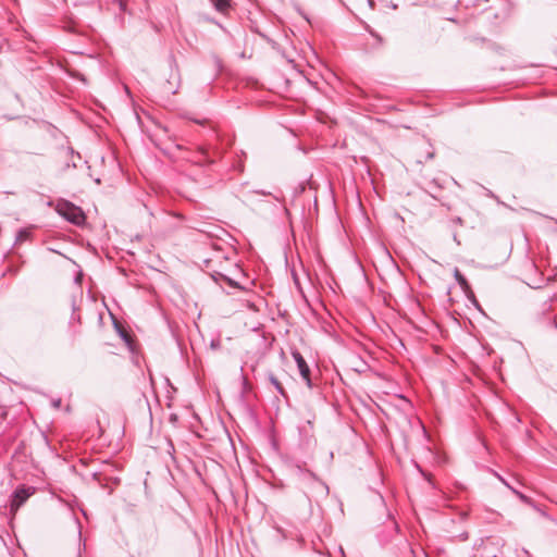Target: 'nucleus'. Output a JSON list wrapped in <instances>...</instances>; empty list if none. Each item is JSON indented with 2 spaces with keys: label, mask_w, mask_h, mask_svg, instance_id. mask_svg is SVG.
Returning a JSON list of instances; mask_svg holds the SVG:
<instances>
[{
  "label": "nucleus",
  "mask_w": 557,
  "mask_h": 557,
  "mask_svg": "<svg viewBox=\"0 0 557 557\" xmlns=\"http://www.w3.org/2000/svg\"><path fill=\"white\" fill-rule=\"evenodd\" d=\"M497 476H498V479H499V480H500V481H502V482H503V483H504L508 488H510V490L512 488V487H511V486L506 482V480H505V479H503V478H502L500 475H498V474H497Z\"/></svg>",
  "instance_id": "nucleus-20"
},
{
  "label": "nucleus",
  "mask_w": 557,
  "mask_h": 557,
  "mask_svg": "<svg viewBox=\"0 0 557 557\" xmlns=\"http://www.w3.org/2000/svg\"><path fill=\"white\" fill-rule=\"evenodd\" d=\"M433 158H434V152H433V151H432V152H429V153L426 154V159H433Z\"/></svg>",
  "instance_id": "nucleus-24"
},
{
  "label": "nucleus",
  "mask_w": 557,
  "mask_h": 557,
  "mask_svg": "<svg viewBox=\"0 0 557 557\" xmlns=\"http://www.w3.org/2000/svg\"><path fill=\"white\" fill-rule=\"evenodd\" d=\"M120 5H121V8L124 10V4H123V2H122V1L120 2Z\"/></svg>",
  "instance_id": "nucleus-30"
},
{
  "label": "nucleus",
  "mask_w": 557,
  "mask_h": 557,
  "mask_svg": "<svg viewBox=\"0 0 557 557\" xmlns=\"http://www.w3.org/2000/svg\"><path fill=\"white\" fill-rule=\"evenodd\" d=\"M393 9H397V5L395 3H392Z\"/></svg>",
  "instance_id": "nucleus-29"
},
{
  "label": "nucleus",
  "mask_w": 557,
  "mask_h": 557,
  "mask_svg": "<svg viewBox=\"0 0 557 557\" xmlns=\"http://www.w3.org/2000/svg\"><path fill=\"white\" fill-rule=\"evenodd\" d=\"M243 386H244L245 389L248 388V380L244 375H243Z\"/></svg>",
  "instance_id": "nucleus-19"
},
{
  "label": "nucleus",
  "mask_w": 557,
  "mask_h": 557,
  "mask_svg": "<svg viewBox=\"0 0 557 557\" xmlns=\"http://www.w3.org/2000/svg\"><path fill=\"white\" fill-rule=\"evenodd\" d=\"M454 277L457 281V283L460 286V288L465 292L467 297L472 300V302L474 304L475 307L480 308L479 301L476 300V298H475V296H474V294H473V292L471 289V286H470L468 280L459 271L458 268H455V270H454Z\"/></svg>",
  "instance_id": "nucleus-7"
},
{
  "label": "nucleus",
  "mask_w": 557,
  "mask_h": 557,
  "mask_svg": "<svg viewBox=\"0 0 557 557\" xmlns=\"http://www.w3.org/2000/svg\"><path fill=\"white\" fill-rule=\"evenodd\" d=\"M367 2H368L369 7H370L371 9H373V8H374V5H375L374 0H367Z\"/></svg>",
  "instance_id": "nucleus-23"
},
{
  "label": "nucleus",
  "mask_w": 557,
  "mask_h": 557,
  "mask_svg": "<svg viewBox=\"0 0 557 557\" xmlns=\"http://www.w3.org/2000/svg\"><path fill=\"white\" fill-rule=\"evenodd\" d=\"M67 151H69V153H70L71 156H74V154H75V151H74V149H73V148H69V150H67ZM76 156H77V158H78V159L81 158L79 153H76Z\"/></svg>",
  "instance_id": "nucleus-22"
},
{
  "label": "nucleus",
  "mask_w": 557,
  "mask_h": 557,
  "mask_svg": "<svg viewBox=\"0 0 557 557\" xmlns=\"http://www.w3.org/2000/svg\"><path fill=\"white\" fill-rule=\"evenodd\" d=\"M255 193L258 194V195H263V196H270L271 195V193L265 191V190H255Z\"/></svg>",
  "instance_id": "nucleus-18"
},
{
  "label": "nucleus",
  "mask_w": 557,
  "mask_h": 557,
  "mask_svg": "<svg viewBox=\"0 0 557 557\" xmlns=\"http://www.w3.org/2000/svg\"><path fill=\"white\" fill-rule=\"evenodd\" d=\"M36 488L34 486L18 485L12 493L11 510H16L22 506L34 493Z\"/></svg>",
  "instance_id": "nucleus-5"
},
{
  "label": "nucleus",
  "mask_w": 557,
  "mask_h": 557,
  "mask_svg": "<svg viewBox=\"0 0 557 557\" xmlns=\"http://www.w3.org/2000/svg\"><path fill=\"white\" fill-rule=\"evenodd\" d=\"M268 380L273 385V387L277 391L280 395H282L284 398H287V393L281 382L276 379V376L272 373H268Z\"/></svg>",
  "instance_id": "nucleus-10"
},
{
  "label": "nucleus",
  "mask_w": 557,
  "mask_h": 557,
  "mask_svg": "<svg viewBox=\"0 0 557 557\" xmlns=\"http://www.w3.org/2000/svg\"><path fill=\"white\" fill-rule=\"evenodd\" d=\"M61 405H62V400H61V398H53V399L51 400V406H52V408H54V409H60V408H61Z\"/></svg>",
  "instance_id": "nucleus-17"
},
{
  "label": "nucleus",
  "mask_w": 557,
  "mask_h": 557,
  "mask_svg": "<svg viewBox=\"0 0 557 557\" xmlns=\"http://www.w3.org/2000/svg\"><path fill=\"white\" fill-rule=\"evenodd\" d=\"M459 222H461V218H458V219L456 220V223H459Z\"/></svg>",
  "instance_id": "nucleus-32"
},
{
  "label": "nucleus",
  "mask_w": 557,
  "mask_h": 557,
  "mask_svg": "<svg viewBox=\"0 0 557 557\" xmlns=\"http://www.w3.org/2000/svg\"><path fill=\"white\" fill-rule=\"evenodd\" d=\"M497 476H498V479H499V480H500V481H502V482H503V483H504L508 488H510V490L512 488V487H511V486L506 482V480H505V479H503V478H502L500 475H498V474H497Z\"/></svg>",
  "instance_id": "nucleus-21"
},
{
  "label": "nucleus",
  "mask_w": 557,
  "mask_h": 557,
  "mask_svg": "<svg viewBox=\"0 0 557 557\" xmlns=\"http://www.w3.org/2000/svg\"><path fill=\"white\" fill-rule=\"evenodd\" d=\"M368 32L376 40L379 46L383 44V38L376 32L370 28H368Z\"/></svg>",
  "instance_id": "nucleus-15"
},
{
  "label": "nucleus",
  "mask_w": 557,
  "mask_h": 557,
  "mask_svg": "<svg viewBox=\"0 0 557 557\" xmlns=\"http://www.w3.org/2000/svg\"><path fill=\"white\" fill-rule=\"evenodd\" d=\"M201 154L203 157V162L207 164H213L215 162V160L209 156L207 150L201 149Z\"/></svg>",
  "instance_id": "nucleus-13"
},
{
  "label": "nucleus",
  "mask_w": 557,
  "mask_h": 557,
  "mask_svg": "<svg viewBox=\"0 0 557 557\" xmlns=\"http://www.w3.org/2000/svg\"><path fill=\"white\" fill-rule=\"evenodd\" d=\"M66 165L67 166H72V168H76L77 166L75 162H73L72 165H70L69 163Z\"/></svg>",
  "instance_id": "nucleus-27"
},
{
  "label": "nucleus",
  "mask_w": 557,
  "mask_h": 557,
  "mask_svg": "<svg viewBox=\"0 0 557 557\" xmlns=\"http://www.w3.org/2000/svg\"><path fill=\"white\" fill-rule=\"evenodd\" d=\"M553 297H548L542 305L541 315L539 317V325L548 335L557 337V320L550 314Z\"/></svg>",
  "instance_id": "nucleus-3"
},
{
  "label": "nucleus",
  "mask_w": 557,
  "mask_h": 557,
  "mask_svg": "<svg viewBox=\"0 0 557 557\" xmlns=\"http://www.w3.org/2000/svg\"><path fill=\"white\" fill-rule=\"evenodd\" d=\"M72 309H73V313H72L70 323H72L74 321L81 323V315L75 313V311L77 310V307L75 306V302L72 304Z\"/></svg>",
  "instance_id": "nucleus-14"
},
{
  "label": "nucleus",
  "mask_w": 557,
  "mask_h": 557,
  "mask_svg": "<svg viewBox=\"0 0 557 557\" xmlns=\"http://www.w3.org/2000/svg\"><path fill=\"white\" fill-rule=\"evenodd\" d=\"M512 493H515L523 503L528 504V505H532L533 502L530 497H528L527 495H524L523 493L515 490V488H511Z\"/></svg>",
  "instance_id": "nucleus-12"
},
{
  "label": "nucleus",
  "mask_w": 557,
  "mask_h": 557,
  "mask_svg": "<svg viewBox=\"0 0 557 557\" xmlns=\"http://www.w3.org/2000/svg\"><path fill=\"white\" fill-rule=\"evenodd\" d=\"M454 240L457 242V245H460V242H458L457 235H454Z\"/></svg>",
  "instance_id": "nucleus-25"
},
{
  "label": "nucleus",
  "mask_w": 557,
  "mask_h": 557,
  "mask_svg": "<svg viewBox=\"0 0 557 557\" xmlns=\"http://www.w3.org/2000/svg\"><path fill=\"white\" fill-rule=\"evenodd\" d=\"M459 222H461V218H458V219L456 220V223H459Z\"/></svg>",
  "instance_id": "nucleus-31"
},
{
  "label": "nucleus",
  "mask_w": 557,
  "mask_h": 557,
  "mask_svg": "<svg viewBox=\"0 0 557 557\" xmlns=\"http://www.w3.org/2000/svg\"><path fill=\"white\" fill-rule=\"evenodd\" d=\"M292 357L297 364V368H298L301 379L306 382V385L309 388H312L313 383L311 380V370H310L308 363L306 362L305 358L298 350H293Z\"/></svg>",
  "instance_id": "nucleus-6"
},
{
  "label": "nucleus",
  "mask_w": 557,
  "mask_h": 557,
  "mask_svg": "<svg viewBox=\"0 0 557 557\" xmlns=\"http://www.w3.org/2000/svg\"><path fill=\"white\" fill-rule=\"evenodd\" d=\"M211 277L216 283H219L220 281H223L232 288H237V289H242V290L244 289V287L238 282L234 281L233 278L228 277L227 275H225L221 272H216V271L213 272L211 274Z\"/></svg>",
  "instance_id": "nucleus-9"
},
{
  "label": "nucleus",
  "mask_w": 557,
  "mask_h": 557,
  "mask_svg": "<svg viewBox=\"0 0 557 557\" xmlns=\"http://www.w3.org/2000/svg\"><path fill=\"white\" fill-rule=\"evenodd\" d=\"M490 196L496 199V196L492 191H490Z\"/></svg>",
  "instance_id": "nucleus-28"
},
{
  "label": "nucleus",
  "mask_w": 557,
  "mask_h": 557,
  "mask_svg": "<svg viewBox=\"0 0 557 557\" xmlns=\"http://www.w3.org/2000/svg\"><path fill=\"white\" fill-rule=\"evenodd\" d=\"M36 228L35 225H29L27 227H22L16 232L15 235V245H21L24 242H28L33 239V231Z\"/></svg>",
  "instance_id": "nucleus-8"
},
{
  "label": "nucleus",
  "mask_w": 557,
  "mask_h": 557,
  "mask_svg": "<svg viewBox=\"0 0 557 557\" xmlns=\"http://www.w3.org/2000/svg\"><path fill=\"white\" fill-rule=\"evenodd\" d=\"M294 474L301 484L304 494L309 502H311V498H325L329 495L327 484L310 470L297 465L294 468Z\"/></svg>",
  "instance_id": "nucleus-1"
},
{
  "label": "nucleus",
  "mask_w": 557,
  "mask_h": 557,
  "mask_svg": "<svg viewBox=\"0 0 557 557\" xmlns=\"http://www.w3.org/2000/svg\"><path fill=\"white\" fill-rule=\"evenodd\" d=\"M454 240L457 242V245H460V242H458L457 235H454Z\"/></svg>",
  "instance_id": "nucleus-26"
},
{
  "label": "nucleus",
  "mask_w": 557,
  "mask_h": 557,
  "mask_svg": "<svg viewBox=\"0 0 557 557\" xmlns=\"http://www.w3.org/2000/svg\"><path fill=\"white\" fill-rule=\"evenodd\" d=\"M55 211L59 215L65 219L67 222L82 226L85 223L86 215L81 207L74 205L73 202L60 199L55 205Z\"/></svg>",
  "instance_id": "nucleus-2"
},
{
  "label": "nucleus",
  "mask_w": 557,
  "mask_h": 557,
  "mask_svg": "<svg viewBox=\"0 0 557 557\" xmlns=\"http://www.w3.org/2000/svg\"><path fill=\"white\" fill-rule=\"evenodd\" d=\"M216 11L224 13L231 7V0H210Z\"/></svg>",
  "instance_id": "nucleus-11"
},
{
  "label": "nucleus",
  "mask_w": 557,
  "mask_h": 557,
  "mask_svg": "<svg viewBox=\"0 0 557 557\" xmlns=\"http://www.w3.org/2000/svg\"><path fill=\"white\" fill-rule=\"evenodd\" d=\"M169 65L171 69V73L169 78L162 86V90L168 96H173L177 94L180 85H181V76L178 72V66L176 63V59L173 54L169 55Z\"/></svg>",
  "instance_id": "nucleus-4"
},
{
  "label": "nucleus",
  "mask_w": 557,
  "mask_h": 557,
  "mask_svg": "<svg viewBox=\"0 0 557 557\" xmlns=\"http://www.w3.org/2000/svg\"><path fill=\"white\" fill-rule=\"evenodd\" d=\"M206 21L214 24V26H219L224 33H226V34L228 33L227 29L221 23H219L215 18L207 17Z\"/></svg>",
  "instance_id": "nucleus-16"
}]
</instances>
